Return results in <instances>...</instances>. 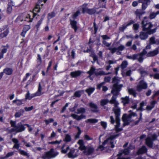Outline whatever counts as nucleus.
Returning <instances> with one entry per match:
<instances>
[{
	"mask_svg": "<svg viewBox=\"0 0 159 159\" xmlns=\"http://www.w3.org/2000/svg\"><path fill=\"white\" fill-rule=\"evenodd\" d=\"M112 81L114 84L111 93L113 94V96L109 102L111 104H113L114 105V107L113 108L112 110L115 113L116 117V124L115 126V128L116 132H119L122 130V129L119 128L120 125V108L118 107L119 103L116 100V96L119 94V92L123 86L122 84H119L120 81V79L117 77L113 78Z\"/></svg>",
	"mask_w": 159,
	"mask_h": 159,
	"instance_id": "nucleus-1",
	"label": "nucleus"
},
{
	"mask_svg": "<svg viewBox=\"0 0 159 159\" xmlns=\"http://www.w3.org/2000/svg\"><path fill=\"white\" fill-rule=\"evenodd\" d=\"M118 136V134L111 135L109 138L102 143V145L99 146L97 150L102 151L105 148H107L110 147L113 148L114 147V145L113 144L114 142L113 140Z\"/></svg>",
	"mask_w": 159,
	"mask_h": 159,
	"instance_id": "nucleus-2",
	"label": "nucleus"
},
{
	"mask_svg": "<svg viewBox=\"0 0 159 159\" xmlns=\"http://www.w3.org/2000/svg\"><path fill=\"white\" fill-rule=\"evenodd\" d=\"M146 19V17H145L143 20L141 22L143 31L147 32L149 34H152L156 32V29H150L152 27L153 25L151 22H148Z\"/></svg>",
	"mask_w": 159,
	"mask_h": 159,
	"instance_id": "nucleus-3",
	"label": "nucleus"
},
{
	"mask_svg": "<svg viewBox=\"0 0 159 159\" xmlns=\"http://www.w3.org/2000/svg\"><path fill=\"white\" fill-rule=\"evenodd\" d=\"M11 126L13 127L11 129L9 130L10 132H16V133L24 131L25 128L24 125L21 123L18 124L17 125H16V122L15 121L11 120L10 122Z\"/></svg>",
	"mask_w": 159,
	"mask_h": 159,
	"instance_id": "nucleus-4",
	"label": "nucleus"
},
{
	"mask_svg": "<svg viewBox=\"0 0 159 159\" xmlns=\"http://www.w3.org/2000/svg\"><path fill=\"white\" fill-rule=\"evenodd\" d=\"M77 113L78 114H81L80 116H78L75 114H71V116L74 119L78 121H79L82 119H85L86 118V116L83 115V114L85 112L86 110L84 107H80L77 109Z\"/></svg>",
	"mask_w": 159,
	"mask_h": 159,
	"instance_id": "nucleus-5",
	"label": "nucleus"
},
{
	"mask_svg": "<svg viewBox=\"0 0 159 159\" xmlns=\"http://www.w3.org/2000/svg\"><path fill=\"white\" fill-rule=\"evenodd\" d=\"M58 154L57 152H55L53 148H51L50 150L46 152L42 157V159H50L56 157Z\"/></svg>",
	"mask_w": 159,
	"mask_h": 159,
	"instance_id": "nucleus-6",
	"label": "nucleus"
},
{
	"mask_svg": "<svg viewBox=\"0 0 159 159\" xmlns=\"http://www.w3.org/2000/svg\"><path fill=\"white\" fill-rule=\"evenodd\" d=\"M133 117H137L136 114L134 112L130 114L128 116L125 114L122 117V120L124 122V126L129 124L131 121V119H132Z\"/></svg>",
	"mask_w": 159,
	"mask_h": 159,
	"instance_id": "nucleus-7",
	"label": "nucleus"
},
{
	"mask_svg": "<svg viewBox=\"0 0 159 159\" xmlns=\"http://www.w3.org/2000/svg\"><path fill=\"white\" fill-rule=\"evenodd\" d=\"M157 135L155 133L150 134H148V137L146 140V144L149 147L152 146V141L156 139Z\"/></svg>",
	"mask_w": 159,
	"mask_h": 159,
	"instance_id": "nucleus-8",
	"label": "nucleus"
},
{
	"mask_svg": "<svg viewBox=\"0 0 159 159\" xmlns=\"http://www.w3.org/2000/svg\"><path fill=\"white\" fill-rule=\"evenodd\" d=\"M147 84L143 80L139 82L136 87V90L139 92L142 91L143 89H146L147 88Z\"/></svg>",
	"mask_w": 159,
	"mask_h": 159,
	"instance_id": "nucleus-9",
	"label": "nucleus"
},
{
	"mask_svg": "<svg viewBox=\"0 0 159 159\" xmlns=\"http://www.w3.org/2000/svg\"><path fill=\"white\" fill-rule=\"evenodd\" d=\"M46 0H39V1L36 4L35 7L34 9V12H39L40 11V6L42 7L43 4L42 3L43 2L45 3H46Z\"/></svg>",
	"mask_w": 159,
	"mask_h": 159,
	"instance_id": "nucleus-10",
	"label": "nucleus"
},
{
	"mask_svg": "<svg viewBox=\"0 0 159 159\" xmlns=\"http://www.w3.org/2000/svg\"><path fill=\"white\" fill-rule=\"evenodd\" d=\"M75 150L72 148L70 150V151L67 154V155L69 158H74L76 157L77 155L76 152H75Z\"/></svg>",
	"mask_w": 159,
	"mask_h": 159,
	"instance_id": "nucleus-11",
	"label": "nucleus"
},
{
	"mask_svg": "<svg viewBox=\"0 0 159 159\" xmlns=\"http://www.w3.org/2000/svg\"><path fill=\"white\" fill-rule=\"evenodd\" d=\"M89 107L92 108L91 111L94 112H98L99 110L98 108V107L97 105L94 104L92 102H90L89 103Z\"/></svg>",
	"mask_w": 159,
	"mask_h": 159,
	"instance_id": "nucleus-12",
	"label": "nucleus"
},
{
	"mask_svg": "<svg viewBox=\"0 0 159 159\" xmlns=\"http://www.w3.org/2000/svg\"><path fill=\"white\" fill-rule=\"evenodd\" d=\"M159 48H157L154 50L150 51L147 54V56L148 57H153L158 54L159 52Z\"/></svg>",
	"mask_w": 159,
	"mask_h": 159,
	"instance_id": "nucleus-13",
	"label": "nucleus"
},
{
	"mask_svg": "<svg viewBox=\"0 0 159 159\" xmlns=\"http://www.w3.org/2000/svg\"><path fill=\"white\" fill-rule=\"evenodd\" d=\"M94 149L92 147H89L86 148L83 153L86 155L92 154L94 152Z\"/></svg>",
	"mask_w": 159,
	"mask_h": 159,
	"instance_id": "nucleus-14",
	"label": "nucleus"
},
{
	"mask_svg": "<svg viewBox=\"0 0 159 159\" xmlns=\"http://www.w3.org/2000/svg\"><path fill=\"white\" fill-rule=\"evenodd\" d=\"M148 34H149L147 32L143 31L140 32L139 37L141 40H144L148 38Z\"/></svg>",
	"mask_w": 159,
	"mask_h": 159,
	"instance_id": "nucleus-15",
	"label": "nucleus"
},
{
	"mask_svg": "<svg viewBox=\"0 0 159 159\" xmlns=\"http://www.w3.org/2000/svg\"><path fill=\"white\" fill-rule=\"evenodd\" d=\"M12 141L15 143L13 148L18 149L20 147V145L18 140L16 138H13L12 139Z\"/></svg>",
	"mask_w": 159,
	"mask_h": 159,
	"instance_id": "nucleus-16",
	"label": "nucleus"
},
{
	"mask_svg": "<svg viewBox=\"0 0 159 159\" xmlns=\"http://www.w3.org/2000/svg\"><path fill=\"white\" fill-rule=\"evenodd\" d=\"M81 73V72L79 70L71 72L70 75L71 77L76 78L79 76Z\"/></svg>",
	"mask_w": 159,
	"mask_h": 159,
	"instance_id": "nucleus-17",
	"label": "nucleus"
},
{
	"mask_svg": "<svg viewBox=\"0 0 159 159\" xmlns=\"http://www.w3.org/2000/svg\"><path fill=\"white\" fill-rule=\"evenodd\" d=\"M78 143L80 145L79 148V149L81 150L86 149V147L84 145V142L82 140H80L78 142Z\"/></svg>",
	"mask_w": 159,
	"mask_h": 159,
	"instance_id": "nucleus-18",
	"label": "nucleus"
},
{
	"mask_svg": "<svg viewBox=\"0 0 159 159\" xmlns=\"http://www.w3.org/2000/svg\"><path fill=\"white\" fill-rule=\"evenodd\" d=\"M23 17H25V21H31L30 20V16L29 15H27L26 16L24 15H20L18 17V19H20L21 21H22L23 20V19H21V18Z\"/></svg>",
	"mask_w": 159,
	"mask_h": 159,
	"instance_id": "nucleus-19",
	"label": "nucleus"
},
{
	"mask_svg": "<svg viewBox=\"0 0 159 159\" xmlns=\"http://www.w3.org/2000/svg\"><path fill=\"white\" fill-rule=\"evenodd\" d=\"M77 23V22L76 21L71 20L70 21V24L71 27L74 30L75 32H76L78 29Z\"/></svg>",
	"mask_w": 159,
	"mask_h": 159,
	"instance_id": "nucleus-20",
	"label": "nucleus"
},
{
	"mask_svg": "<svg viewBox=\"0 0 159 159\" xmlns=\"http://www.w3.org/2000/svg\"><path fill=\"white\" fill-rule=\"evenodd\" d=\"M24 111L23 109H20L19 111L16 112L14 115L15 117L18 118L23 115L24 113Z\"/></svg>",
	"mask_w": 159,
	"mask_h": 159,
	"instance_id": "nucleus-21",
	"label": "nucleus"
},
{
	"mask_svg": "<svg viewBox=\"0 0 159 159\" xmlns=\"http://www.w3.org/2000/svg\"><path fill=\"white\" fill-rule=\"evenodd\" d=\"M70 147L69 146H65V145H63L61 148V152L62 153H66L68 150L70 149Z\"/></svg>",
	"mask_w": 159,
	"mask_h": 159,
	"instance_id": "nucleus-22",
	"label": "nucleus"
},
{
	"mask_svg": "<svg viewBox=\"0 0 159 159\" xmlns=\"http://www.w3.org/2000/svg\"><path fill=\"white\" fill-rule=\"evenodd\" d=\"M144 12L141 10L137 9L134 12L135 14L137 17H138L139 19H140L141 16L143 14Z\"/></svg>",
	"mask_w": 159,
	"mask_h": 159,
	"instance_id": "nucleus-23",
	"label": "nucleus"
},
{
	"mask_svg": "<svg viewBox=\"0 0 159 159\" xmlns=\"http://www.w3.org/2000/svg\"><path fill=\"white\" fill-rule=\"evenodd\" d=\"M87 4L84 3L82 6V12L83 13H88L89 8L87 7Z\"/></svg>",
	"mask_w": 159,
	"mask_h": 159,
	"instance_id": "nucleus-24",
	"label": "nucleus"
},
{
	"mask_svg": "<svg viewBox=\"0 0 159 159\" xmlns=\"http://www.w3.org/2000/svg\"><path fill=\"white\" fill-rule=\"evenodd\" d=\"M150 42L151 44H159V39H156L154 37H152L150 38Z\"/></svg>",
	"mask_w": 159,
	"mask_h": 159,
	"instance_id": "nucleus-25",
	"label": "nucleus"
},
{
	"mask_svg": "<svg viewBox=\"0 0 159 159\" xmlns=\"http://www.w3.org/2000/svg\"><path fill=\"white\" fill-rule=\"evenodd\" d=\"M129 148L127 149H124L123 151H121L119 152L117 154V156H121L123 154H124L125 155H128L129 153Z\"/></svg>",
	"mask_w": 159,
	"mask_h": 159,
	"instance_id": "nucleus-26",
	"label": "nucleus"
},
{
	"mask_svg": "<svg viewBox=\"0 0 159 159\" xmlns=\"http://www.w3.org/2000/svg\"><path fill=\"white\" fill-rule=\"evenodd\" d=\"M122 100V102L123 104L124 105H125L126 104H128L129 101V98L126 96L124 98H121Z\"/></svg>",
	"mask_w": 159,
	"mask_h": 159,
	"instance_id": "nucleus-27",
	"label": "nucleus"
},
{
	"mask_svg": "<svg viewBox=\"0 0 159 159\" xmlns=\"http://www.w3.org/2000/svg\"><path fill=\"white\" fill-rule=\"evenodd\" d=\"M13 72L12 69L8 68H6L4 69L3 72L7 75H11Z\"/></svg>",
	"mask_w": 159,
	"mask_h": 159,
	"instance_id": "nucleus-28",
	"label": "nucleus"
},
{
	"mask_svg": "<svg viewBox=\"0 0 159 159\" xmlns=\"http://www.w3.org/2000/svg\"><path fill=\"white\" fill-rule=\"evenodd\" d=\"M147 149L145 146H143L140 148L138 152V154H142L146 152Z\"/></svg>",
	"mask_w": 159,
	"mask_h": 159,
	"instance_id": "nucleus-29",
	"label": "nucleus"
},
{
	"mask_svg": "<svg viewBox=\"0 0 159 159\" xmlns=\"http://www.w3.org/2000/svg\"><path fill=\"white\" fill-rule=\"evenodd\" d=\"M148 2H149V0H139V2L143 3L142 8L144 9L146 8V4Z\"/></svg>",
	"mask_w": 159,
	"mask_h": 159,
	"instance_id": "nucleus-30",
	"label": "nucleus"
},
{
	"mask_svg": "<svg viewBox=\"0 0 159 159\" xmlns=\"http://www.w3.org/2000/svg\"><path fill=\"white\" fill-rule=\"evenodd\" d=\"M109 49L110 50L111 53L112 54L114 53L115 52H116L117 54L118 55L120 54L121 52H120L118 51L117 48H109Z\"/></svg>",
	"mask_w": 159,
	"mask_h": 159,
	"instance_id": "nucleus-31",
	"label": "nucleus"
},
{
	"mask_svg": "<svg viewBox=\"0 0 159 159\" xmlns=\"http://www.w3.org/2000/svg\"><path fill=\"white\" fill-rule=\"evenodd\" d=\"M111 73L109 72L107 73H106L105 72L103 71H100L99 72H95V74L96 76H98L99 75H107L111 74Z\"/></svg>",
	"mask_w": 159,
	"mask_h": 159,
	"instance_id": "nucleus-32",
	"label": "nucleus"
},
{
	"mask_svg": "<svg viewBox=\"0 0 159 159\" xmlns=\"http://www.w3.org/2000/svg\"><path fill=\"white\" fill-rule=\"evenodd\" d=\"M127 89L128 92L129 94L133 95L134 97H136V92L134 89L128 88Z\"/></svg>",
	"mask_w": 159,
	"mask_h": 159,
	"instance_id": "nucleus-33",
	"label": "nucleus"
},
{
	"mask_svg": "<svg viewBox=\"0 0 159 159\" xmlns=\"http://www.w3.org/2000/svg\"><path fill=\"white\" fill-rule=\"evenodd\" d=\"M8 30L6 29L2 33H0V38H3L6 37L8 33Z\"/></svg>",
	"mask_w": 159,
	"mask_h": 159,
	"instance_id": "nucleus-34",
	"label": "nucleus"
},
{
	"mask_svg": "<svg viewBox=\"0 0 159 159\" xmlns=\"http://www.w3.org/2000/svg\"><path fill=\"white\" fill-rule=\"evenodd\" d=\"M138 55H136V54H134L132 55L127 56L126 57L128 59H131L133 60H134L137 59Z\"/></svg>",
	"mask_w": 159,
	"mask_h": 159,
	"instance_id": "nucleus-35",
	"label": "nucleus"
},
{
	"mask_svg": "<svg viewBox=\"0 0 159 159\" xmlns=\"http://www.w3.org/2000/svg\"><path fill=\"white\" fill-rule=\"evenodd\" d=\"M98 122V120L95 119H89L85 121L86 123H96Z\"/></svg>",
	"mask_w": 159,
	"mask_h": 159,
	"instance_id": "nucleus-36",
	"label": "nucleus"
},
{
	"mask_svg": "<svg viewBox=\"0 0 159 159\" xmlns=\"http://www.w3.org/2000/svg\"><path fill=\"white\" fill-rule=\"evenodd\" d=\"M34 97V94L32 95H30L29 91H27V93L25 95L26 99L30 100Z\"/></svg>",
	"mask_w": 159,
	"mask_h": 159,
	"instance_id": "nucleus-37",
	"label": "nucleus"
},
{
	"mask_svg": "<svg viewBox=\"0 0 159 159\" xmlns=\"http://www.w3.org/2000/svg\"><path fill=\"white\" fill-rule=\"evenodd\" d=\"M74 127L75 128H76L78 130L77 133L75 136V138L76 139H77L79 138L80 135L81 133V131L80 128L79 126H75Z\"/></svg>",
	"mask_w": 159,
	"mask_h": 159,
	"instance_id": "nucleus-38",
	"label": "nucleus"
},
{
	"mask_svg": "<svg viewBox=\"0 0 159 159\" xmlns=\"http://www.w3.org/2000/svg\"><path fill=\"white\" fill-rule=\"evenodd\" d=\"M71 139L70 136L69 134H66L65 135V139L64 140L66 142H68L70 141Z\"/></svg>",
	"mask_w": 159,
	"mask_h": 159,
	"instance_id": "nucleus-39",
	"label": "nucleus"
},
{
	"mask_svg": "<svg viewBox=\"0 0 159 159\" xmlns=\"http://www.w3.org/2000/svg\"><path fill=\"white\" fill-rule=\"evenodd\" d=\"M19 153L22 155H23L25 156H26L28 158H29V154L26 152L25 151L21 150L20 149H19Z\"/></svg>",
	"mask_w": 159,
	"mask_h": 159,
	"instance_id": "nucleus-40",
	"label": "nucleus"
},
{
	"mask_svg": "<svg viewBox=\"0 0 159 159\" xmlns=\"http://www.w3.org/2000/svg\"><path fill=\"white\" fill-rule=\"evenodd\" d=\"M136 55H138L137 59L138 60V61L140 63L142 62L143 60V56L140 55L139 53L137 54Z\"/></svg>",
	"mask_w": 159,
	"mask_h": 159,
	"instance_id": "nucleus-41",
	"label": "nucleus"
},
{
	"mask_svg": "<svg viewBox=\"0 0 159 159\" xmlns=\"http://www.w3.org/2000/svg\"><path fill=\"white\" fill-rule=\"evenodd\" d=\"M95 69L93 67H91L90 70L87 72V73L89 74L90 75H92L96 72L95 71Z\"/></svg>",
	"mask_w": 159,
	"mask_h": 159,
	"instance_id": "nucleus-42",
	"label": "nucleus"
},
{
	"mask_svg": "<svg viewBox=\"0 0 159 159\" xmlns=\"http://www.w3.org/2000/svg\"><path fill=\"white\" fill-rule=\"evenodd\" d=\"M127 65L128 62L127 61H123L120 65V67L121 69H124L126 67Z\"/></svg>",
	"mask_w": 159,
	"mask_h": 159,
	"instance_id": "nucleus-43",
	"label": "nucleus"
},
{
	"mask_svg": "<svg viewBox=\"0 0 159 159\" xmlns=\"http://www.w3.org/2000/svg\"><path fill=\"white\" fill-rule=\"evenodd\" d=\"M95 89L93 88H90L86 90V92L89 95L94 91Z\"/></svg>",
	"mask_w": 159,
	"mask_h": 159,
	"instance_id": "nucleus-44",
	"label": "nucleus"
},
{
	"mask_svg": "<svg viewBox=\"0 0 159 159\" xmlns=\"http://www.w3.org/2000/svg\"><path fill=\"white\" fill-rule=\"evenodd\" d=\"M106 0H98V5L100 6V7L106 8V5L105 4L104 5H102L101 6V4L103 5L102 2H104Z\"/></svg>",
	"mask_w": 159,
	"mask_h": 159,
	"instance_id": "nucleus-45",
	"label": "nucleus"
},
{
	"mask_svg": "<svg viewBox=\"0 0 159 159\" xmlns=\"http://www.w3.org/2000/svg\"><path fill=\"white\" fill-rule=\"evenodd\" d=\"M146 102H142L140 104V107L138 108V110L142 111L143 110V107L144 105H146Z\"/></svg>",
	"mask_w": 159,
	"mask_h": 159,
	"instance_id": "nucleus-46",
	"label": "nucleus"
},
{
	"mask_svg": "<svg viewBox=\"0 0 159 159\" xmlns=\"http://www.w3.org/2000/svg\"><path fill=\"white\" fill-rule=\"evenodd\" d=\"M96 12V10L95 9H89L88 13L89 14H92L95 13Z\"/></svg>",
	"mask_w": 159,
	"mask_h": 159,
	"instance_id": "nucleus-47",
	"label": "nucleus"
},
{
	"mask_svg": "<svg viewBox=\"0 0 159 159\" xmlns=\"http://www.w3.org/2000/svg\"><path fill=\"white\" fill-rule=\"evenodd\" d=\"M108 102V100L107 99L102 100L100 101L101 105L102 106H103L107 104Z\"/></svg>",
	"mask_w": 159,
	"mask_h": 159,
	"instance_id": "nucleus-48",
	"label": "nucleus"
},
{
	"mask_svg": "<svg viewBox=\"0 0 159 159\" xmlns=\"http://www.w3.org/2000/svg\"><path fill=\"white\" fill-rule=\"evenodd\" d=\"M82 91H78L75 92L74 93V96L76 97H80L81 95V93Z\"/></svg>",
	"mask_w": 159,
	"mask_h": 159,
	"instance_id": "nucleus-49",
	"label": "nucleus"
},
{
	"mask_svg": "<svg viewBox=\"0 0 159 159\" xmlns=\"http://www.w3.org/2000/svg\"><path fill=\"white\" fill-rule=\"evenodd\" d=\"M54 120L52 118H50L48 120H44V121L47 125L48 124L52 122Z\"/></svg>",
	"mask_w": 159,
	"mask_h": 159,
	"instance_id": "nucleus-50",
	"label": "nucleus"
},
{
	"mask_svg": "<svg viewBox=\"0 0 159 159\" xmlns=\"http://www.w3.org/2000/svg\"><path fill=\"white\" fill-rule=\"evenodd\" d=\"M10 3L9 4L7 8V12L8 13H11L12 11V7L10 6Z\"/></svg>",
	"mask_w": 159,
	"mask_h": 159,
	"instance_id": "nucleus-51",
	"label": "nucleus"
},
{
	"mask_svg": "<svg viewBox=\"0 0 159 159\" xmlns=\"http://www.w3.org/2000/svg\"><path fill=\"white\" fill-rule=\"evenodd\" d=\"M117 48L118 51L119 52L120 51H122L125 48V47L124 46L121 45L118 47Z\"/></svg>",
	"mask_w": 159,
	"mask_h": 159,
	"instance_id": "nucleus-52",
	"label": "nucleus"
},
{
	"mask_svg": "<svg viewBox=\"0 0 159 159\" xmlns=\"http://www.w3.org/2000/svg\"><path fill=\"white\" fill-rule=\"evenodd\" d=\"M14 152H8L7 154V155H6V156H5V157H4L3 158H2V159H4L5 158H7L10 157H11V156H12L14 154Z\"/></svg>",
	"mask_w": 159,
	"mask_h": 159,
	"instance_id": "nucleus-53",
	"label": "nucleus"
},
{
	"mask_svg": "<svg viewBox=\"0 0 159 159\" xmlns=\"http://www.w3.org/2000/svg\"><path fill=\"white\" fill-rule=\"evenodd\" d=\"M34 109V107L33 106H32L30 107H25L24 108V109L26 111H30Z\"/></svg>",
	"mask_w": 159,
	"mask_h": 159,
	"instance_id": "nucleus-54",
	"label": "nucleus"
},
{
	"mask_svg": "<svg viewBox=\"0 0 159 159\" xmlns=\"http://www.w3.org/2000/svg\"><path fill=\"white\" fill-rule=\"evenodd\" d=\"M61 140H60L59 141L56 140L55 141L49 142L48 143H49V144H59L61 143Z\"/></svg>",
	"mask_w": 159,
	"mask_h": 159,
	"instance_id": "nucleus-55",
	"label": "nucleus"
},
{
	"mask_svg": "<svg viewBox=\"0 0 159 159\" xmlns=\"http://www.w3.org/2000/svg\"><path fill=\"white\" fill-rule=\"evenodd\" d=\"M100 124L104 129H105L106 128L107 126V123L106 122L102 121L101 122Z\"/></svg>",
	"mask_w": 159,
	"mask_h": 159,
	"instance_id": "nucleus-56",
	"label": "nucleus"
},
{
	"mask_svg": "<svg viewBox=\"0 0 159 159\" xmlns=\"http://www.w3.org/2000/svg\"><path fill=\"white\" fill-rule=\"evenodd\" d=\"M43 93V92H40L39 91H37L36 93H34V97L35 96H39L42 95Z\"/></svg>",
	"mask_w": 159,
	"mask_h": 159,
	"instance_id": "nucleus-57",
	"label": "nucleus"
},
{
	"mask_svg": "<svg viewBox=\"0 0 159 159\" xmlns=\"http://www.w3.org/2000/svg\"><path fill=\"white\" fill-rule=\"evenodd\" d=\"M139 27V25L138 24H134L133 25V28L134 30H137Z\"/></svg>",
	"mask_w": 159,
	"mask_h": 159,
	"instance_id": "nucleus-58",
	"label": "nucleus"
},
{
	"mask_svg": "<svg viewBox=\"0 0 159 159\" xmlns=\"http://www.w3.org/2000/svg\"><path fill=\"white\" fill-rule=\"evenodd\" d=\"M55 16V14L54 12H52L51 13H49L48 14V17L49 18H51Z\"/></svg>",
	"mask_w": 159,
	"mask_h": 159,
	"instance_id": "nucleus-59",
	"label": "nucleus"
},
{
	"mask_svg": "<svg viewBox=\"0 0 159 159\" xmlns=\"http://www.w3.org/2000/svg\"><path fill=\"white\" fill-rule=\"evenodd\" d=\"M42 150V148L40 147H36L34 148L32 150L33 152H36L37 151H41Z\"/></svg>",
	"mask_w": 159,
	"mask_h": 159,
	"instance_id": "nucleus-60",
	"label": "nucleus"
},
{
	"mask_svg": "<svg viewBox=\"0 0 159 159\" xmlns=\"http://www.w3.org/2000/svg\"><path fill=\"white\" fill-rule=\"evenodd\" d=\"M30 28V27L29 25H27L25 26L23 30L24 32H25L26 33V32L28 31Z\"/></svg>",
	"mask_w": 159,
	"mask_h": 159,
	"instance_id": "nucleus-61",
	"label": "nucleus"
},
{
	"mask_svg": "<svg viewBox=\"0 0 159 159\" xmlns=\"http://www.w3.org/2000/svg\"><path fill=\"white\" fill-rule=\"evenodd\" d=\"M147 52L146 51V49H144L141 53H139V55L143 56L146 54L147 55Z\"/></svg>",
	"mask_w": 159,
	"mask_h": 159,
	"instance_id": "nucleus-62",
	"label": "nucleus"
},
{
	"mask_svg": "<svg viewBox=\"0 0 159 159\" xmlns=\"http://www.w3.org/2000/svg\"><path fill=\"white\" fill-rule=\"evenodd\" d=\"M103 44L107 47H109L111 45V43L107 42L106 41L104 40L102 41Z\"/></svg>",
	"mask_w": 159,
	"mask_h": 159,
	"instance_id": "nucleus-63",
	"label": "nucleus"
},
{
	"mask_svg": "<svg viewBox=\"0 0 159 159\" xmlns=\"http://www.w3.org/2000/svg\"><path fill=\"white\" fill-rule=\"evenodd\" d=\"M80 14V11H77L73 15V18H76L77 17L78 15H79Z\"/></svg>",
	"mask_w": 159,
	"mask_h": 159,
	"instance_id": "nucleus-64",
	"label": "nucleus"
}]
</instances>
